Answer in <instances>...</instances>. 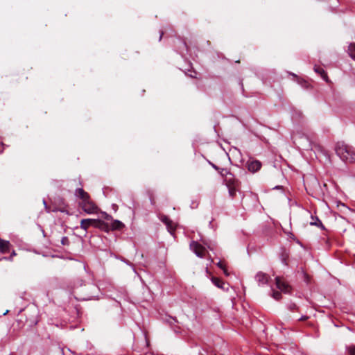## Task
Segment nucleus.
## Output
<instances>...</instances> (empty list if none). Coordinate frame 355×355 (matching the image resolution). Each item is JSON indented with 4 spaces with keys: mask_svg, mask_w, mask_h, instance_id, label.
<instances>
[{
    "mask_svg": "<svg viewBox=\"0 0 355 355\" xmlns=\"http://www.w3.org/2000/svg\"><path fill=\"white\" fill-rule=\"evenodd\" d=\"M75 196L81 200L80 206L85 213L93 214L98 212V207L91 200L89 193L85 191L82 188L76 189Z\"/></svg>",
    "mask_w": 355,
    "mask_h": 355,
    "instance_id": "f257e3e1",
    "label": "nucleus"
},
{
    "mask_svg": "<svg viewBox=\"0 0 355 355\" xmlns=\"http://www.w3.org/2000/svg\"><path fill=\"white\" fill-rule=\"evenodd\" d=\"M338 156L345 162H355V150L343 142H338L335 148Z\"/></svg>",
    "mask_w": 355,
    "mask_h": 355,
    "instance_id": "f03ea898",
    "label": "nucleus"
},
{
    "mask_svg": "<svg viewBox=\"0 0 355 355\" xmlns=\"http://www.w3.org/2000/svg\"><path fill=\"white\" fill-rule=\"evenodd\" d=\"M190 248L198 257L200 258L204 257L207 252L206 248L196 241H192L191 243Z\"/></svg>",
    "mask_w": 355,
    "mask_h": 355,
    "instance_id": "7ed1b4c3",
    "label": "nucleus"
},
{
    "mask_svg": "<svg viewBox=\"0 0 355 355\" xmlns=\"http://www.w3.org/2000/svg\"><path fill=\"white\" fill-rule=\"evenodd\" d=\"M277 288L281 291L288 293L291 291V286L280 277L275 278Z\"/></svg>",
    "mask_w": 355,
    "mask_h": 355,
    "instance_id": "20e7f679",
    "label": "nucleus"
},
{
    "mask_svg": "<svg viewBox=\"0 0 355 355\" xmlns=\"http://www.w3.org/2000/svg\"><path fill=\"white\" fill-rule=\"evenodd\" d=\"M224 182L227 187H239L240 184L239 180L236 179L231 172H230V173H227L225 178L224 179Z\"/></svg>",
    "mask_w": 355,
    "mask_h": 355,
    "instance_id": "39448f33",
    "label": "nucleus"
},
{
    "mask_svg": "<svg viewBox=\"0 0 355 355\" xmlns=\"http://www.w3.org/2000/svg\"><path fill=\"white\" fill-rule=\"evenodd\" d=\"M270 279V276L263 272H258L255 275V279L259 286L267 284Z\"/></svg>",
    "mask_w": 355,
    "mask_h": 355,
    "instance_id": "423d86ee",
    "label": "nucleus"
},
{
    "mask_svg": "<svg viewBox=\"0 0 355 355\" xmlns=\"http://www.w3.org/2000/svg\"><path fill=\"white\" fill-rule=\"evenodd\" d=\"M247 167L249 171L255 173L261 168V163L259 160L250 159L247 162Z\"/></svg>",
    "mask_w": 355,
    "mask_h": 355,
    "instance_id": "0eeeda50",
    "label": "nucleus"
},
{
    "mask_svg": "<svg viewBox=\"0 0 355 355\" xmlns=\"http://www.w3.org/2000/svg\"><path fill=\"white\" fill-rule=\"evenodd\" d=\"M96 219H92V218H86L83 219L80 221V228L84 230L85 231H87L88 228L91 226L96 227Z\"/></svg>",
    "mask_w": 355,
    "mask_h": 355,
    "instance_id": "6e6552de",
    "label": "nucleus"
},
{
    "mask_svg": "<svg viewBox=\"0 0 355 355\" xmlns=\"http://www.w3.org/2000/svg\"><path fill=\"white\" fill-rule=\"evenodd\" d=\"M309 146L311 150H313L315 154L320 153L322 155H326L325 150L320 144L316 142H311Z\"/></svg>",
    "mask_w": 355,
    "mask_h": 355,
    "instance_id": "1a4fd4ad",
    "label": "nucleus"
},
{
    "mask_svg": "<svg viewBox=\"0 0 355 355\" xmlns=\"http://www.w3.org/2000/svg\"><path fill=\"white\" fill-rule=\"evenodd\" d=\"M161 220L166 225L168 231L172 232L175 229V225L173 222L166 216H163L161 218Z\"/></svg>",
    "mask_w": 355,
    "mask_h": 355,
    "instance_id": "9d476101",
    "label": "nucleus"
},
{
    "mask_svg": "<svg viewBox=\"0 0 355 355\" xmlns=\"http://www.w3.org/2000/svg\"><path fill=\"white\" fill-rule=\"evenodd\" d=\"M96 228H98L105 232H109L110 230V224L105 223L101 220L96 219Z\"/></svg>",
    "mask_w": 355,
    "mask_h": 355,
    "instance_id": "9b49d317",
    "label": "nucleus"
},
{
    "mask_svg": "<svg viewBox=\"0 0 355 355\" xmlns=\"http://www.w3.org/2000/svg\"><path fill=\"white\" fill-rule=\"evenodd\" d=\"M11 244L9 241L0 239V252L6 253L10 251Z\"/></svg>",
    "mask_w": 355,
    "mask_h": 355,
    "instance_id": "f8f14e48",
    "label": "nucleus"
},
{
    "mask_svg": "<svg viewBox=\"0 0 355 355\" xmlns=\"http://www.w3.org/2000/svg\"><path fill=\"white\" fill-rule=\"evenodd\" d=\"M110 230H121L124 227V224L119 220H112L110 224Z\"/></svg>",
    "mask_w": 355,
    "mask_h": 355,
    "instance_id": "ddd939ff",
    "label": "nucleus"
},
{
    "mask_svg": "<svg viewBox=\"0 0 355 355\" xmlns=\"http://www.w3.org/2000/svg\"><path fill=\"white\" fill-rule=\"evenodd\" d=\"M211 282L218 288H221L223 290H225L226 289L224 287L225 284V282L222 279H220L219 278H217V277H212L211 278Z\"/></svg>",
    "mask_w": 355,
    "mask_h": 355,
    "instance_id": "4468645a",
    "label": "nucleus"
},
{
    "mask_svg": "<svg viewBox=\"0 0 355 355\" xmlns=\"http://www.w3.org/2000/svg\"><path fill=\"white\" fill-rule=\"evenodd\" d=\"M314 71L320 74L321 76V77L327 82H328V76H327V73L324 71V70L320 67H314Z\"/></svg>",
    "mask_w": 355,
    "mask_h": 355,
    "instance_id": "2eb2a0df",
    "label": "nucleus"
},
{
    "mask_svg": "<svg viewBox=\"0 0 355 355\" xmlns=\"http://www.w3.org/2000/svg\"><path fill=\"white\" fill-rule=\"evenodd\" d=\"M311 225H315L321 227L322 229H324V227L321 222V220L317 217L311 216V221L310 222Z\"/></svg>",
    "mask_w": 355,
    "mask_h": 355,
    "instance_id": "dca6fc26",
    "label": "nucleus"
},
{
    "mask_svg": "<svg viewBox=\"0 0 355 355\" xmlns=\"http://www.w3.org/2000/svg\"><path fill=\"white\" fill-rule=\"evenodd\" d=\"M349 55L355 60V44H350L348 47Z\"/></svg>",
    "mask_w": 355,
    "mask_h": 355,
    "instance_id": "f3484780",
    "label": "nucleus"
},
{
    "mask_svg": "<svg viewBox=\"0 0 355 355\" xmlns=\"http://www.w3.org/2000/svg\"><path fill=\"white\" fill-rule=\"evenodd\" d=\"M346 352L347 355H355V345H350L347 346Z\"/></svg>",
    "mask_w": 355,
    "mask_h": 355,
    "instance_id": "a211bd4d",
    "label": "nucleus"
},
{
    "mask_svg": "<svg viewBox=\"0 0 355 355\" xmlns=\"http://www.w3.org/2000/svg\"><path fill=\"white\" fill-rule=\"evenodd\" d=\"M239 187H227L228 188V191H229V195L231 198H234V196H236V191H237V188Z\"/></svg>",
    "mask_w": 355,
    "mask_h": 355,
    "instance_id": "6ab92c4d",
    "label": "nucleus"
},
{
    "mask_svg": "<svg viewBox=\"0 0 355 355\" xmlns=\"http://www.w3.org/2000/svg\"><path fill=\"white\" fill-rule=\"evenodd\" d=\"M218 172L220 174V175L223 176L225 179L227 175V173H230V171H228L227 168H220Z\"/></svg>",
    "mask_w": 355,
    "mask_h": 355,
    "instance_id": "aec40b11",
    "label": "nucleus"
},
{
    "mask_svg": "<svg viewBox=\"0 0 355 355\" xmlns=\"http://www.w3.org/2000/svg\"><path fill=\"white\" fill-rule=\"evenodd\" d=\"M272 296L276 300H279L282 297V294L278 291H273Z\"/></svg>",
    "mask_w": 355,
    "mask_h": 355,
    "instance_id": "412c9836",
    "label": "nucleus"
},
{
    "mask_svg": "<svg viewBox=\"0 0 355 355\" xmlns=\"http://www.w3.org/2000/svg\"><path fill=\"white\" fill-rule=\"evenodd\" d=\"M61 243L63 245H69V240L67 236H63L61 239Z\"/></svg>",
    "mask_w": 355,
    "mask_h": 355,
    "instance_id": "4be33fe9",
    "label": "nucleus"
},
{
    "mask_svg": "<svg viewBox=\"0 0 355 355\" xmlns=\"http://www.w3.org/2000/svg\"><path fill=\"white\" fill-rule=\"evenodd\" d=\"M288 257V255L287 253L286 252H284L282 254V262L284 263V264H287L286 263V259Z\"/></svg>",
    "mask_w": 355,
    "mask_h": 355,
    "instance_id": "5701e85b",
    "label": "nucleus"
},
{
    "mask_svg": "<svg viewBox=\"0 0 355 355\" xmlns=\"http://www.w3.org/2000/svg\"><path fill=\"white\" fill-rule=\"evenodd\" d=\"M15 255H16V252H15V250H13V251L12 252L11 256H10V257H8V258H7V257H3V259H6V260L12 261V258H13V257H14V256H15Z\"/></svg>",
    "mask_w": 355,
    "mask_h": 355,
    "instance_id": "b1692460",
    "label": "nucleus"
},
{
    "mask_svg": "<svg viewBox=\"0 0 355 355\" xmlns=\"http://www.w3.org/2000/svg\"><path fill=\"white\" fill-rule=\"evenodd\" d=\"M217 266L219 267L220 268H221L222 270L224 269L225 267L224 266V264L223 263V262L221 261H219L217 263H216Z\"/></svg>",
    "mask_w": 355,
    "mask_h": 355,
    "instance_id": "393cba45",
    "label": "nucleus"
},
{
    "mask_svg": "<svg viewBox=\"0 0 355 355\" xmlns=\"http://www.w3.org/2000/svg\"><path fill=\"white\" fill-rule=\"evenodd\" d=\"M339 207H340V209L342 210V209H347V210H350L345 204L343 203H341Z\"/></svg>",
    "mask_w": 355,
    "mask_h": 355,
    "instance_id": "a878e982",
    "label": "nucleus"
},
{
    "mask_svg": "<svg viewBox=\"0 0 355 355\" xmlns=\"http://www.w3.org/2000/svg\"><path fill=\"white\" fill-rule=\"evenodd\" d=\"M105 219L107 220H111L112 221L113 218L110 215H108L107 214H105Z\"/></svg>",
    "mask_w": 355,
    "mask_h": 355,
    "instance_id": "bb28decb",
    "label": "nucleus"
},
{
    "mask_svg": "<svg viewBox=\"0 0 355 355\" xmlns=\"http://www.w3.org/2000/svg\"><path fill=\"white\" fill-rule=\"evenodd\" d=\"M297 309V306L295 304H291L289 305V309L293 311Z\"/></svg>",
    "mask_w": 355,
    "mask_h": 355,
    "instance_id": "cd10ccee",
    "label": "nucleus"
},
{
    "mask_svg": "<svg viewBox=\"0 0 355 355\" xmlns=\"http://www.w3.org/2000/svg\"><path fill=\"white\" fill-rule=\"evenodd\" d=\"M308 318H309V317H308V316H306V315H303V316H302L300 318H299V320H300V321H304V320H306Z\"/></svg>",
    "mask_w": 355,
    "mask_h": 355,
    "instance_id": "c85d7f7f",
    "label": "nucleus"
},
{
    "mask_svg": "<svg viewBox=\"0 0 355 355\" xmlns=\"http://www.w3.org/2000/svg\"><path fill=\"white\" fill-rule=\"evenodd\" d=\"M223 270L224 274H225L226 276H228V275H229V273H228V272H227V269H226L225 268L224 269H223Z\"/></svg>",
    "mask_w": 355,
    "mask_h": 355,
    "instance_id": "c756f323",
    "label": "nucleus"
},
{
    "mask_svg": "<svg viewBox=\"0 0 355 355\" xmlns=\"http://www.w3.org/2000/svg\"><path fill=\"white\" fill-rule=\"evenodd\" d=\"M212 166H213V168H215V169H216V171H219V169H220V168H219V167H218L217 166H216L215 164H212Z\"/></svg>",
    "mask_w": 355,
    "mask_h": 355,
    "instance_id": "7c9ffc66",
    "label": "nucleus"
},
{
    "mask_svg": "<svg viewBox=\"0 0 355 355\" xmlns=\"http://www.w3.org/2000/svg\"><path fill=\"white\" fill-rule=\"evenodd\" d=\"M162 35H163V33H161V35H160V37H159V40H161L162 37Z\"/></svg>",
    "mask_w": 355,
    "mask_h": 355,
    "instance_id": "2f4dec72",
    "label": "nucleus"
},
{
    "mask_svg": "<svg viewBox=\"0 0 355 355\" xmlns=\"http://www.w3.org/2000/svg\"><path fill=\"white\" fill-rule=\"evenodd\" d=\"M145 355H153V354L151 353H148V354H146Z\"/></svg>",
    "mask_w": 355,
    "mask_h": 355,
    "instance_id": "473e14b6",
    "label": "nucleus"
},
{
    "mask_svg": "<svg viewBox=\"0 0 355 355\" xmlns=\"http://www.w3.org/2000/svg\"><path fill=\"white\" fill-rule=\"evenodd\" d=\"M44 204L45 207H46V203L45 201H44Z\"/></svg>",
    "mask_w": 355,
    "mask_h": 355,
    "instance_id": "72a5a7b5",
    "label": "nucleus"
}]
</instances>
